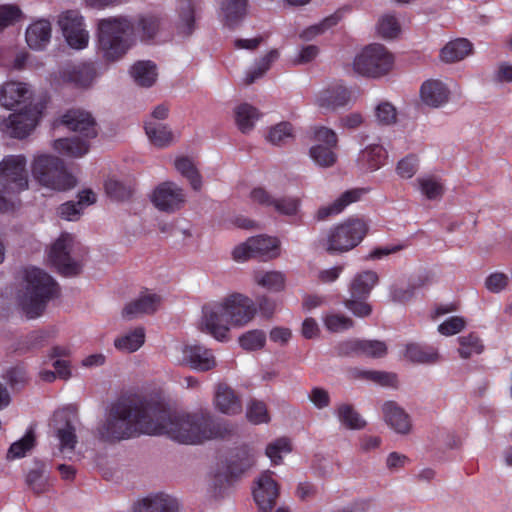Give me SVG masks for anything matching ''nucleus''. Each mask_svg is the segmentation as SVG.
Listing matches in <instances>:
<instances>
[{"instance_id": "b1692460", "label": "nucleus", "mask_w": 512, "mask_h": 512, "mask_svg": "<svg viewBox=\"0 0 512 512\" xmlns=\"http://www.w3.org/2000/svg\"><path fill=\"white\" fill-rule=\"evenodd\" d=\"M161 301L160 295L145 290L141 292L137 298L125 305L122 310V315L127 319H133L146 314H152L160 307Z\"/></svg>"}, {"instance_id": "4468645a", "label": "nucleus", "mask_w": 512, "mask_h": 512, "mask_svg": "<svg viewBox=\"0 0 512 512\" xmlns=\"http://www.w3.org/2000/svg\"><path fill=\"white\" fill-rule=\"evenodd\" d=\"M315 143L309 149L312 161L323 168L333 166L337 161L335 149L338 138L336 133L327 127H317L314 131Z\"/></svg>"}, {"instance_id": "20e7f679", "label": "nucleus", "mask_w": 512, "mask_h": 512, "mask_svg": "<svg viewBox=\"0 0 512 512\" xmlns=\"http://www.w3.org/2000/svg\"><path fill=\"white\" fill-rule=\"evenodd\" d=\"M256 312L251 298L241 293H233L202 307L199 329L217 341L227 342L231 338V329L247 326Z\"/></svg>"}, {"instance_id": "393cba45", "label": "nucleus", "mask_w": 512, "mask_h": 512, "mask_svg": "<svg viewBox=\"0 0 512 512\" xmlns=\"http://www.w3.org/2000/svg\"><path fill=\"white\" fill-rule=\"evenodd\" d=\"M451 96L448 85L438 79H429L420 87V99L423 104L432 108H440L446 105Z\"/></svg>"}, {"instance_id": "7ed1b4c3", "label": "nucleus", "mask_w": 512, "mask_h": 512, "mask_svg": "<svg viewBox=\"0 0 512 512\" xmlns=\"http://www.w3.org/2000/svg\"><path fill=\"white\" fill-rule=\"evenodd\" d=\"M154 402L131 398L114 403L97 427V436L105 442H116L139 434L158 432L151 413Z\"/></svg>"}, {"instance_id": "5fc2aeb1", "label": "nucleus", "mask_w": 512, "mask_h": 512, "mask_svg": "<svg viewBox=\"0 0 512 512\" xmlns=\"http://www.w3.org/2000/svg\"><path fill=\"white\" fill-rule=\"evenodd\" d=\"M397 109L388 101H380L374 108V119L380 126H390L397 121Z\"/></svg>"}, {"instance_id": "338daca9", "label": "nucleus", "mask_w": 512, "mask_h": 512, "mask_svg": "<svg viewBox=\"0 0 512 512\" xmlns=\"http://www.w3.org/2000/svg\"><path fill=\"white\" fill-rule=\"evenodd\" d=\"M22 18V12L18 6L7 4L0 6V30L15 24Z\"/></svg>"}, {"instance_id": "e433bc0d", "label": "nucleus", "mask_w": 512, "mask_h": 512, "mask_svg": "<svg viewBox=\"0 0 512 512\" xmlns=\"http://www.w3.org/2000/svg\"><path fill=\"white\" fill-rule=\"evenodd\" d=\"M253 281L258 286L273 292H281L286 287V275L278 270H255Z\"/></svg>"}, {"instance_id": "a878e982", "label": "nucleus", "mask_w": 512, "mask_h": 512, "mask_svg": "<svg viewBox=\"0 0 512 512\" xmlns=\"http://www.w3.org/2000/svg\"><path fill=\"white\" fill-rule=\"evenodd\" d=\"M132 512H179V503L165 493L149 494L134 503Z\"/></svg>"}, {"instance_id": "bb28decb", "label": "nucleus", "mask_w": 512, "mask_h": 512, "mask_svg": "<svg viewBox=\"0 0 512 512\" xmlns=\"http://www.w3.org/2000/svg\"><path fill=\"white\" fill-rule=\"evenodd\" d=\"M61 122L68 129L78 132L87 139L94 138L97 134L94 119L84 110H69L62 116Z\"/></svg>"}, {"instance_id": "de8ad7c7", "label": "nucleus", "mask_w": 512, "mask_h": 512, "mask_svg": "<svg viewBox=\"0 0 512 512\" xmlns=\"http://www.w3.org/2000/svg\"><path fill=\"white\" fill-rule=\"evenodd\" d=\"M294 138V127L291 123L283 121L268 128L265 139L272 145L279 146L288 143Z\"/></svg>"}, {"instance_id": "9d476101", "label": "nucleus", "mask_w": 512, "mask_h": 512, "mask_svg": "<svg viewBox=\"0 0 512 512\" xmlns=\"http://www.w3.org/2000/svg\"><path fill=\"white\" fill-rule=\"evenodd\" d=\"M282 254L281 240L276 236L260 234L249 237L234 246L231 257L235 262L244 263L252 258L272 261Z\"/></svg>"}, {"instance_id": "ea45409f", "label": "nucleus", "mask_w": 512, "mask_h": 512, "mask_svg": "<svg viewBox=\"0 0 512 512\" xmlns=\"http://www.w3.org/2000/svg\"><path fill=\"white\" fill-rule=\"evenodd\" d=\"M134 82L141 87L153 86L158 78L156 65L151 61H138L130 69Z\"/></svg>"}, {"instance_id": "a211bd4d", "label": "nucleus", "mask_w": 512, "mask_h": 512, "mask_svg": "<svg viewBox=\"0 0 512 512\" xmlns=\"http://www.w3.org/2000/svg\"><path fill=\"white\" fill-rule=\"evenodd\" d=\"M52 421L61 449L72 451L77 443L78 418L76 410L72 407L59 409L54 413Z\"/></svg>"}, {"instance_id": "864d4df0", "label": "nucleus", "mask_w": 512, "mask_h": 512, "mask_svg": "<svg viewBox=\"0 0 512 512\" xmlns=\"http://www.w3.org/2000/svg\"><path fill=\"white\" fill-rule=\"evenodd\" d=\"M246 418L255 425L266 424L270 421L267 405L260 400H250L246 406Z\"/></svg>"}, {"instance_id": "72a5a7b5", "label": "nucleus", "mask_w": 512, "mask_h": 512, "mask_svg": "<svg viewBox=\"0 0 512 512\" xmlns=\"http://www.w3.org/2000/svg\"><path fill=\"white\" fill-rule=\"evenodd\" d=\"M473 54V44L465 38L449 41L440 51V59L445 63H455Z\"/></svg>"}, {"instance_id": "cd10ccee", "label": "nucleus", "mask_w": 512, "mask_h": 512, "mask_svg": "<svg viewBox=\"0 0 512 512\" xmlns=\"http://www.w3.org/2000/svg\"><path fill=\"white\" fill-rule=\"evenodd\" d=\"M340 351L344 354L356 353L365 357L382 358L387 353V346L378 340L353 339L342 343Z\"/></svg>"}, {"instance_id": "052dcab7", "label": "nucleus", "mask_w": 512, "mask_h": 512, "mask_svg": "<svg viewBox=\"0 0 512 512\" xmlns=\"http://www.w3.org/2000/svg\"><path fill=\"white\" fill-rule=\"evenodd\" d=\"M323 322L326 329L331 332H342L353 326L350 318L334 312L324 315Z\"/></svg>"}, {"instance_id": "09e8293b", "label": "nucleus", "mask_w": 512, "mask_h": 512, "mask_svg": "<svg viewBox=\"0 0 512 512\" xmlns=\"http://www.w3.org/2000/svg\"><path fill=\"white\" fill-rule=\"evenodd\" d=\"M292 451V444L289 438H277L265 448V455L270 459L272 465L282 464L283 458Z\"/></svg>"}, {"instance_id": "37998d69", "label": "nucleus", "mask_w": 512, "mask_h": 512, "mask_svg": "<svg viewBox=\"0 0 512 512\" xmlns=\"http://www.w3.org/2000/svg\"><path fill=\"white\" fill-rule=\"evenodd\" d=\"M196 6L189 0L182 1L178 9V19L176 29L182 36L190 35L195 29Z\"/></svg>"}, {"instance_id": "0e129e2a", "label": "nucleus", "mask_w": 512, "mask_h": 512, "mask_svg": "<svg viewBox=\"0 0 512 512\" xmlns=\"http://www.w3.org/2000/svg\"><path fill=\"white\" fill-rule=\"evenodd\" d=\"M301 201L296 197L276 198L273 208L276 212L286 216H294L299 212Z\"/></svg>"}, {"instance_id": "6e6552de", "label": "nucleus", "mask_w": 512, "mask_h": 512, "mask_svg": "<svg viewBox=\"0 0 512 512\" xmlns=\"http://www.w3.org/2000/svg\"><path fill=\"white\" fill-rule=\"evenodd\" d=\"M395 57L384 45L373 43L361 48L352 61L353 71L370 79H381L394 68Z\"/></svg>"}, {"instance_id": "4be33fe9", "label": "nucleus", "mask_w": 512, "mask_h": 512, "mask_svg": "<svg viewBox=\"0 0 512 512\" xmlns=\"http://www.w3.org/2000/svg\"><path fill=\"white\" fill-rule=\"evenodd\" d=\"M212 404L217 412L226 416L238 415L243 409L241 396L226 383L215 385Z\"/></svg>"}, {"instance_id": "4d7b16f0", "label": "nucleus", "mask_w": 512, "mask_h": 512, "mask_svg": "<svg viewBox=\"0 0 512 512\" xmlns=\"http://www.w3.org/2000/svg\"><path fill=\"white\" fill-rule=\"evenodd\" d=\"M459 342V355L467 359L473 355L480 354L484 350L481 339L476 334H468L458 338Z\"/></svg>"}, {"instance_id": "ddd939ff", "label": "nucleus", "mask_w": 512, "mask_h": 512, "mask_svg": "<svg viewBox=\"0 0 512 512\" xmlns=\"http://www.w3.org/2000/svg\"><path fill=\"white\" fill-rule=\"evenodd\" d=\"M78 248L79 243L72 234L62 233L51 245L48 258L61 273L76 274L80 264L73 258V254Z\"/></svg>"}, {"instance_id": "c85d7f7f", "label": "nucleus", "mask_w": 512, "mask_h": 512, "mask_svg": "<svg viewBox=\"0 0 512 512\" xmlns=\"http://www.w3.org/2000/svg\"><path fill=\"white\" fill-rule=\"evenodd\" d=\"M414 186L420 195L428 201H440L446 192L443 178L432 173L418 176Z\"/></svg>"}, {"instance_id": "8fccbe9b", "label": "nucleus", "mask_w": 512, "mask_h": 512, "mask_svg": "<svg viewBox=\"0 0 512 512\" xmlns=\"http://www.w3.org/2000/svg\"><path fill=\"white\" fill-rule=\"evenodd\" d=\"M353 376L355 378L371 381L383 387H397V375L390 372L377 370H355Z\"/></svg>"}, {"instance_id": "1a4fd4ad", "label": "nucleus", "mask_w": 512, "mask_h": 512, "mask_svg": "<svg viewBox=\"0 0 512 512\" xmlns=\"http://www.w3.org/2000/svg\"><path fill=\"white\" fill-rule=\"evenodd\" d=\"M32 175L43 187L66 191L76 185V180L64 167L63 161L50 154H38L32 162Z\"/></svg>"}, {"instance_id": "9b49d317", "label": "nucleus", "mask_w": 512, "mask_h": 512, "mask_svg": "<svg viewBox=\"0 0 512 512\" xmlns=\"http://www.w3.org/2000/svg\"><path fill=\"white\" fill-rule=\"evenodd\" d=\"M41 117V107L29 104L0 118V132L11 138L24 139L33 132Z\"/></svg>"}, {"instance_id": "c756f323", "label": "nucleus", "mask_w": 512, "mask_h": 512, "mask_svg": "<svg viewBox=\"0 0 512 512\" xmlns=\"http://www.w3.org/2000/svg\"><path fill=\"white\" fill-rule=\"evenodd\" d=\"M144 129L149 143L159 149L171 146L177 139V135L168 125L152 119L144 122Z\"/></svg>"}, {"instance_id": "6ab92c4d", "label": "nucleus", "mask_w": 512, "mask_h": 512, "mask_svg": "<svg viewBox=\"0 0 512 512\" xmlns=\"http://www.w3.org/2000/svg\"><path fill=\"white\" fill-rule=\"evenodd\" d=\"M351 100V90L341 82H333L319 89L313 102L320 110L331 112L347 106Z\"/></svg>"}, {"instance_id": "2f4dec72", "label": "nucleus", "mask_w": 512, "mask_h": 512, "mask_svg": "<svg viewBox=\"0 0 512 512\" xmlns=\"http://www.w3.org/2000/svg\"><path fill=\"white\" fill-rule=\"evenodd\" d=\"M365 192L364 189L358 188L345 191L332 203L320 207L316 212L317 219L324 220L341 213L348 205L360 200Z\"/></svg>"}, {"instance_id": "f03ea898", "label": "nucleus", "mask_w": 512, "mask_h": 512, "mask_svg": "<svg viewBox=\"0 0 512 512\" xmlns=\"http://www.w3.org/2000/svg\"><path fill=\"white\" fill-rule=\"evenodd\" d=\"M151 413L159 430L153 435H166L181 444L198 445L226 434L223 425L215 422L207 411L170 413L161 404L153 403Z\"/></svg>"}, {"instance_id": "f257e3e1", "label": "nucleus", "mask_w": 512, "mask_h": 512, "mask_svg": "<svg viewBox=\"0 0 512 512\" xmlns=\"http://www.w3.org/2000/svg\"><path fill=\"white\" fill-rule=\"evenodd\" d=\"M164 25L160 14L148 13L137 24L127 17H110L99 21L97 52L107 62L120 60L135 44L136 35L142 41L154 39Z\"/></svg>"}, {"instance_id": "0eeeda50", "label": "nucleus", "mask_w": 512, "mask_h": 512, "mask_svg": "<svg viewBox=\"0 0 512 512\" xmlns=\"http://www.w3.org/2000/svg\"><path fill=\"white\" fill-rule=\"evenodd\" d=\"M368 232L369 225L364 218L348 217L330 227L322 239V246L330 254L347 253L360 245Z\"/></svg>"}, {"instance_id": "4c0bfd02", "label": "nucleus", "mask_w": 512, "mask_h": 512, "mask_svg": "<svg viewBox=\"0 0 512 512\" xmlns=\"http://www.w3.org/2000/svg\"><path fill=\"white\" fill-rule=\"evenodd\" d=\"M219 14L223 21L233 26L247 13V0H218Z\"/></svg>"}, {"instance_id": "13d9d810", "label": "nucleus", "mask_w": 512, "mask_h": 512, "mask_svg": "<svg viewBox=\"0 0 512 512\" xmlns=\"http://www.w3.org/2000/svg\"><path fill=\"white\" fill-rule=\"evenodd\" d=\"M35 444V437L32 431H27L26 434L11 444L8 452L7 458L9 460H15L26 456V454L31 451Z\"/></svg>"}, {"instance_id": "423d86ee", "label": "nucleus", "mask_w": 512, "mask_h": 512, "mask_svg": "<svg viewBox=\"0 0 512 512\" xmlns=\"http://www.w3.org/2000/svg\"><path fill=\"white\" fill-rule=\"evenodd\" d=\"M27 159L7 155L0 161V211L14 208L17 195L28 188Z\"/></svg>"}, {"instance_id": "3c124183", "label": "nucleus", "mask_w": 512, "mask_h": 512, "mask_svg": "<svg viewBox=\"0 0 512 512\" xmlns=\"http://www.w3.org/2000/svg\"><path fill=\"white\" fill-rule=\"evenodd\" d=\"M336 414L340 423L348 429L360 430L366 426V421L348 404L339 405Z\"/></svg>"}, {"instance_id": "39448f33", "label": "nucleus", "mask_w": 512, "mask_h": 512, "mask_svg": "<svg viewBox=\"0 0 512 512\" xmlns=\"http://www.w3.org/2000/svg\"><path fill=\"white\" fill-rule=\"evenodd\" d=\"M57 294L56 282L44 270L30 266L20 272L16 302L28 319L41 316L47 303Z\"/></svg>"}, {"instance_id": "c9c22d12", "label": "nucleus", "mask_w": 512, "mask_h": 512, "mask_svg": "<svg viewBox=\"0 0 512 512\" xmlns=\"http://www.w3.org/2000/svg\"><path fill=\"white\" fill-rule=\"evenodd\" d=\"M52 148L62 156L78 158L88 153L89 143L78 137L59 138L53 141Z\"/></svg>"}, {"instance_id": "dca6fc26", "label": "nucleus", "mask_w": 512, "mask_h": 512, "mask_svg": "<svg viewBox=\"0 0 512 512\" xmlns=\"http://www.w3.org/2000/svg\"><path fill=\"white\" fill-rule=\"evenodd\" d=\"M149 197L156 209L166 213L178 211L186 201L183 188L172 181L162 182L157 185Z\"/></svg>"}, {"instance_id": "a18cd8bd", "label": "nucleus", "mask_w": 512, "mask_h": 512, "mask_svg": "<svg viewBox=\"0 0 512 512\" xmlns=\"http://www.w3.org/2000/svg\"><path fill=\"white\" fill-rule=\"evenodd\" d=\"M405 357L419 364H434L440 359L439 352L436 348L415 343L406 346Z\"/></svg>"}, {"instance_id": "bf43d9fd", "label": "nucleus", "mask_w": 512, "mask_h": 512, "mask_svg": "<svg viewBox=\"0 0 512 512\" xmlns=\"http://www.w3.org/2000/svg\"><path fill=\"white\" fill-rule=\"evenodd\" d=\"M510 276L504 272L495 271L490 273L484 280V287L491 293L499 294L506 291L510 286Z\"/></svg>"}, {"instance_id": "79ce46f5", "label": "nucleus", "mask_w": 512, "mask_h": 512, "mask_svg": "<svg viewBox=\"0 0 512 512\" xmlns=\"http://www.w3.org/2000/svg\"><path fill=\"white\" fill-rule=\"evenodd\" d=\"M174 167L178 173L188 180L192 189L199 191L202 188V176L193 159L187 156H178L174 160Z\"/></svg>"}, {"instance_id": "6e6d98bb", "label": "nucleus", "mask_w": 512, "mask_h": 512, "mask_svg": "<svg viewBox=\"0 0 512 512\" xmlns=\"http://www.w3.org/2000/svg\"><path fill=\"white\" fill-rule=\"evenodd\" d=\"M377 32L384 39H395L401 34V26L394 15L385 14L378 20Z\"/></svg>"}, {"instance_id": "58836bf2", "label": "nucleus", "mask_w": 512, "mask_h": 512, "mask_svg": "<svg viewBox=\"0 0 512 512\" xmlns=\"http://www.w3.org/2000/svg\"><path fill=\"white\" fill-rule=\"evenodd\" d=\"M377 283L378 275L375 271L357 273L350 284V294L352 298H366Z\"/></svg>"}, {"instance_id": "7c9ffc66", "label": "nucleus", "mask_w": 512, "mask_h": 512, "mask_svg": "<svg viewBox=\"0 0 512 512\" xmlns=\"http://www.w3.org/2000/svg\"><path fill=\"white\" fill-rule=\"evenodd\" d=\"M388 154L382 144L366 145L358 154L357 163L365 171L373 172L385 165Z\"/></svg>"}, {"instance_id": "c03bdc74", "label": "nucleus", "mask_w": 512, "mask_h": 512, "mask_svg": "<svg viewBox=\"0 0 512 512\" xmlns=\"http://www.w3.org/2000/svg\"><path fill=\"white\" fill-rule=\"evenodd\" d=\"M343 16L344 11L338 10L335 13L321 20L319 23L313 24L303 29L300 32L299 37L305 41L313 40L316 37L324 34L330 28L336 26L342 20Z\"/></svg>"}, {"instance_id": "a19ab883", "label": "nucleus", "mask_w": 512, "mask_h": 512, "mask_svg": "<svg viewBox=\"0 0 512 512\" xmlns=\"http://www.w3.org/2000/svg\"><path fill=\"white\" fill-rule=\"evenodd\" d=\"M145 330L143 327H136L114 340V346L117 350L124 353H132L139 350L145 342Z\"/></svg>"}, {"instance_id": "473e14b6", "label": "nucleus", "mask_w": 512, "mask_h": 512, "mask_svg": "<svg viewBox=\"0 0 512 512\" xmlns=\"http://www.w3.org/2000/svg\"><path fill=\"white\" fill-rule=\"evenodd\" d=\"M262 117L258 108L249 103H240L233 108V118L236 127L243 134H249Z\"/></svg>"}, {"instance_id": "412c9836", "label": "nucleus", "mask_w": 512, "mask_h": 512, "mask_svg": "<svg viewBox=\"0 0 512 512\" xmlns=\"http://www.w3.org/2000/svg\"><path fill=\"white\" fill-rule=\"evenodd\" d=\"M380 412L383 422L395 434L406 436L412 432L413 422L410 414L396 401H384L380 406Z\"/></svg>"}, {"instance_id": "f8f14e48", "label": "nucleus", "mask_w": 512, "mask_h": 512, "mask_svg": "<svg viewBox=\"0 0 512 512\" xmlns=\"http://www.w3.org/2000/svg\"><path fill=\"white\" fill-rule=\"evenodd\" d=\"M99 73L94 63H70L61 67L52 77L55 86H69L77 90H88L96 82Z\"/></svg>"}, {"instance_id": "603ef678", "label": "nucleus", "mask_w": 512, "mask_h": 512, "mask_svg": "<svg viewBox=\"0 0 512 512\" xmlns=\"http://www.w3.org/2000/svg\"><path fill=\"white\" fill-rule=\"evenodd\" d=\"M238 343L245 351L261 350L266 344V334L259 329L249 330L239 336Z\"/></svg>"}, {"instance_id": "774afa93", "label": "nucleus", "mask_w": 512, "mask_h": 512, "mask_svg": "<svg viewBox=\"0 0 512 512\" xmlns=\"http://www.w3.org/2000/svg\"><path fill=\"white\" fill-rule=\"evenodd\" d=\"M409 463V457L397 451L390 452L385 459V467L390 473L403 470Z\"/></svg>"}, {"instance_id": "f3484780", "label": "nucleus", "mask_w": 512, "mask_h": 512, "mask_svg": "<svg viewBox=\"0 0 512 512\" xmlns=\"http://www.w3.org/2000/svg\"><path fill=\"white\" fill-rule=\"evenodd\" d=\"M34 89L31 84L8 80L0 84V107L12 111L17 107L34 104Z\"/></svg>"}, {"instance_id": "f704fd0d", "label": "nucleus", "mask_w": 512, "mask_h": 512, "mask_svg": "<svg viewBox=\"0 0 512 512\" xmlns=\"http://www.w3.org/2000/svg\"><path fill=\"white\" fill-rule=\"evenodd\" d=\"M51 25L46 20H38L26 29V42L34 50H42L50 42Z\"/></svg>"}, {"instance_id": "69168bd1", "label": "nucleus", "mask_w": 512, "mask_h": 512, "mask_svg": "<svg viewBox=\"0 0 512 512\" xmlns=\"http://www.w3.org/2000/svg\"><path fill=\"white\" fill-rule=\"evenodd\" d=\"M467 321L462 316H452L447 318L438 326V332L444 336H453L465 329Z\"/></svg>"}, {"instance_id": "680f3d73", "label": "nucleus", "mask_w": 512, "mask_h": 512, "mask_svg": "<svg viewBox=\"0 0 512 512\" xmlns=\"http://www.w3.org/2000/svg\"><path fill=\"white\" fill-rule=\"evenodd\" d=\"M419 169V160L415 155H407L398 161L396 173L401 179H411Z\"/></svg>"}, {"instance_id": "2eb2a0df", "label": "nucleus", "mask_w": 512, "mask_h": 512, "mask_svg": "<svg viewBox=\"0 0 512 512\" xmlns=\"http://www.w3.org/2000/svg\"><path fill=\"white\" fill-rule=\"evenodd\" d=\"M58 24L67 44L77 50L87 47L89 32L86 30L82 15L76 10H68L59 15Z\"/></svg>"}, {"instance_id": "49530a36", "label": "nucleus", "mask_w": 512, "mask_h": 512, "mask_svg": "<svg viewBox=\"0 0 512 512\" xmlns=\"http://www.w3.org/2000/svg\"><path fill=\"white\" fill-rule=\"evenodd\" d=\"M278 57L279 53L275 49L266 53L245 72L243 83L249 85L262 78Z\"/></svg>"}, {"instance_id": "e2e57ef3", "label": "nucleus", "mask_w": 512, "mask_h": 512, "mask_svg": "<svg viewBox=\"0 0 512 512\" xmlns=\"http://www.w3.org/2000/svg\"><path fill=\"white\" fill-rule=\"evenodd\" d=\"M105 191L109 197L118 201L129 198L132 193L130 186H127L114 178L106 180Z\"/></svg>"}, {"instance_id": "aec40b11", "label": "nucleus", "mask_w": 512, "mask_h": 512, "mask_svg": "<svg viewBox=\"0 0 512 512\" xmlns=\"http://www.w3.org/2000/svg\"><path fill=\"white\" fill-rule=\"evenodd\" d=\"M279 484L270 470L263 471L254 481L253 498L261 512H269L279 496Z\"/></svg>"}, {"instance_id": "5701e85b", "label": "nucleus", "mask_w": 512, "mask_h": 512, "mask_svg": "<svg viewBox=\"0 0 512 512\" xmlns=\"http://www.w3.org/2000/svg\"><path fill=\"white\" fill-rule=\"evenodd\" d=\"M181 352L183 363L195 371L207 372L217 365L213 351L203 345L186 344L182 346Z\"/></svg>"}]
</instances>
